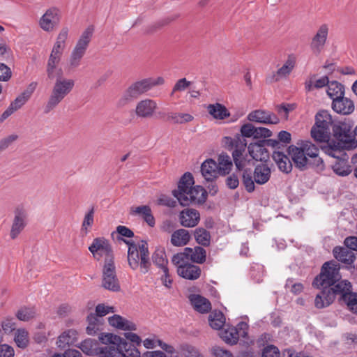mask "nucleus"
I'll return each instance as SVG.
<instances>
[{
    "mask_svg": "<svg viewBox=\"0 0 357 357\" xmlns=\"http://www.w3.org/2000/svg\"><path fill=\"white\" fill-rule=\"evenodd\" d=\"M340 269V264L335 261H326L322 265L319 274L313 280L312 286L321 290L314 300L317 308L329 306L337 295L340 296L341 300L344 299L348 291L352 289L350 282L341 280Z\"/></svg>",
    "mask_w": 357,
    "mask_h": 357,
    "instance_id": "f257e3e1",
    "label": "nucleus"
},
{
    "mask_svg": "<svg viewBox=\"0 0 357 357\" xmlns=\"http://www.w3.org/2000/svg\"><path fill=\"white\" fill-rule=\"evenodd\" d=\"M354 121L349 118L337 119L331 130V137L325 147V153L330 156H335V152H342L357 147V139H354L353 128Z\"/></svg>",
    "mask_w": 357,
    "mask_h": 357,
    "instance_id": "f03ea898",
    "label": "nucleus"
},
{
    "mask_svg": "<svg viewBox=\"0 0 357 357\" xmlns=\"http://www.w3.org/2000/svg\"><path fill=\"white\" fill-rule=\"evenodd\" d=\"M195 183L190 172H185L178 183V189L172 191V195L177 199L182 206H188L192 203L203 204L206 202L208 192L202 185Z\"/></svg>",
    "mask_w": 357,
    "mask_h": 357,
    "instance_id": "7ed1b4c3",
    "label": "nucleus"
},
{
    "mask_svg": "<svg viewBox=\"0 0 357 357\" xmlns=\"http://www.w3.org/2000/svg\"><path fill=\"white\" fill-rule=\"evenodd\" d=\"M255 126L251 123H246L241 126L240 133L236 134L234 137L225 136L222 139V144L227 150H233L231 153L233 161L238 168L241 167L238 158L247 157V154L243 155L248 145L247 139L252 137L255 139Z\"/></svg>",
    "mask_w": 357,
    "mask_h": 357,
    "instance_id": "20e7f679",
    "label": "nucleus"
},
{
    "mask_svg": "<svg viewBox=\"0 0 357 357\" xmlns=\"http://www.w3.org/2000/svg\"><path fill=\"white\" fill-rule=\"evenodd\" d=\"M118 241H123L128 246V263L130 268L135 271L139 268L140 272L146 274L150 270L151 262L149 257V250L146 241L142 240L137 246L132 241L117 237Z\"/></svg>",
    "mask_w": 357,
    "mask_h": 357,
    "instance_id": "39448f33",
    "label": "nucleus"
},
{
    "mask_svg": "<svg viewBox=\"0 0 357 357\" xmlns=\"http://www.w3.org/2000/svg\"><path fill=\"white\" fill-rule=\"evenodd\" d=\"M335 120L328 110L318 112L315 115V123L310 131L313 139L320 143L328 141Z\"/></svg>",
    "mask_w": 357,
    "mask_h": 357,
    "instance_id": "423d86ee",
    "label": "nucleus"
},
{
    "mask_svg": "<svg viewBox=\"0 0 357 357\" xmlns=\"http://www.w3.org/2000/svg\"><path fill=\"white\" fill-rule=\"evenodd\" d=\"M74 86L75 81L72 79H63L62 77L56 80L49 99L44 107V114H47L56 108L65 97L71 92Z\"/></svg>",
    "mask_w": 357,
    "mask_h": 357,
    "instance_id": "0eeeda50",
    "label": "nucleus"
},
{
    "mask_svg": "<svg viewBox=\"0 0 357 357\" xmlns=\"http://www.w3.org/2000/svg\"><path fill=\"white\" fill-rule=\"evenodd\" d=\"M94 31L93 25L89 26L82 33L70 55V66L77 67L84 55Z\"/></svg>",
    "mask_w": 357,
    "mask_h": 357,
    "instance_id": "6e6552de",
    "label": "nucleus"
},
{
    "mask_svg": "<svg viewBox=\"0 0 357 357\" xmlns=\"http://www.w3.org/2000/svg\"><path fill=\"white\" fill-rule=\"evenodd\" d=\"M89 250L93 257L98 261L105 255L104 263L114 261V255L112 247L108 239L105 237H97L93 240L89 247Z\"/></svg>",
    "mask_w": 357,
    "mask_h": 357,
    "instance_id": "1a4fd4ad",
    "label": "nucleus"
},
{
    "mask_svg": "<svg viewBox=\"0 0 357 357\" xmlns=\"http://www.w3.org/2000/svg\"><path fill=\"white\" fill-rule=\"evenodd\" d=\"M102 287L112 292L121 291V285L116 275L114 261L104 263L102 270Z\"/></svg>",
    "mask_w": 357,
    "mask_h": 357,
    "instance_id": "9d476101",
    "label": "nucleus"
},
{
    "mask_svg": "<svg viewBox=\"0 0 357 357\" xmlns=\"http://www.w3.org/2000/svg\"><path fill=\"white\" fill-rule=\"evenodd\" d=\"M150 90L149 82L146 79L137 81L130 84L124 91L122 97L119 100L121 105H125L127 103L137 99L140 96Z\"/></svg>",
    "mask_w": 357,
    "mask_h": 357,
    "instance_id": "9b49d317",
    "label": "nucleus"
},
{
    "mask_svg": "<svg viewBox=\"0 0 357 357\" xmlns=\"http://www.w3.org/2000/svg\"><path fill=\"white\" fill-rule=\"evenodd\" d=\"M27 212L22 206H17L14 210V218L11 226L10 236L15 239L26 225Z\"/></svg>",
    "mask_w": 357,
    "mask_h": 357,
    "instance_id": "f8f14e48",
    "label": "nucleus"
},
{
    "mask_svg": "<svg viewBox=\"0 0 357 357\" xmlns=\"http://www.w3.org/2000/svg\"><path fill=\"white\" fill-rule=\"evenodd\" d=\"M287 153L290 156L295 167L300 171H305L309 168V159L304 153L303 149L301 146L290 145L287 149Z\"/></svg>",
    "mask_w": 357,
    "mask_h": 357,
    "instance_id": "ddd939ff",
    "label": "nucleus"
},
{
    "mask_svg": "<svg viewBox=\"0 0 357 357\" xmlns=\"http://www.w3.org/2000/svg\"><path fill=\"white\" fill-rule=\"evenodd\" d=\"M111 346H114L119 350V354L123 355L124 357H141V353L139 350L130 349V344L124 338L112 334V341L110 342Z\"/></svg>",
    "mask_w": 357,
    "mask_h": 357,
    "instance_id": "4468645a",
    "label": "nucleus"
},
{
    "mask_svg": "<svg viewBox=\"0 0 357 357\" xmlns=\"http://www.w3.org/2000/svg\"><path fill=\"white\" fill-rule=\"evenodd\" d=\"M238 161H240L241 167L236 168V172H242L241 173V181L242 183L245 187V190L251 193L255 190V179L253 180V174L252 171L250 168H245L246 162H249L250 160H247V157H241L238 158Z\"/></svg>",
    "mask_w": 357,
    "mask_h": 357,
    "instance_id": "2eb2a0df",
    "label": "nucleus"
},
{
    "mask_svg": "<svg viewBox=\"0 0 357 357\" xmlns=\"http://www.w3.org/2000/svg\"><path fill=\"white\" fill-rule=\"evenodd\" d=\"M248 120L252 122L262 124H278L280 119L278 116L269 111L257 109L251 112L247 116Z\"/></svg>",
    "mask_w": 357,
    "mask_h": 357,
    "instance_id": "dca6fc26",
    "label": "nucleus"
},
{
    "mask_svg": "<svg viewBox=\"0 0 357 357\" xmlns=\"http://www.w3.org/2000/svg\"><path fill=\"white\" fill-rule=\"evenodd\" d=\"M328 35V26L326 24H321L312 39L310 48L313 53L320 54L323 50Z\"/></svg>",
    "mask_w": 357,
    "mask_h": 357,
    "instance_id": "f3484780",
    "label": "nucleus"
},
{
    "mask_svg": "<svg viewBox=\"0 0 357 357\" xmlns=\"http://www.w3.org/2000/svg\"><path fill=\"white\" fill-rule=\"evenodd\" d=\"M338 153L340 155H337L336 152H335V156H332L336 158L335 163L332 165V169L338 176H348L352 172L351 166L349 165L348 162L349 156L344 151Z\"/></svg>",
    "mask_w": 357,
    "mask_h": 357,
    "instance_id": "a211bd4d",
    "label": "nucleus"
},
{
    "mask_svg": "<svg viewBox=\"0 0 357 357\" xmlns=\"http://www.w3.org/2000/svg\"><path fill=\"white\" fill-rule=\"evenodd\" d=\"M247 148L249 155L253 160L262 162H266L269 160V152L266 146L260 143V139L250 142Z\"/></svg>",
    "mask_w": 357,
    "mask_h": 357,
    "instance_id": "6ab92c4d",
    "label": "nucleus"
},
{
    "mask_svg": "<svg viewBox=\"0 0 357 357\" xmlns=\"http://www.w3.org/2000/svg\"><path fill=\"white\" fill-rule=\"evenodd\" d=\"M331 107L335 112L342 115L351 114L355 109L354 101L344 96L335 98L332 101Z\"/></svg>",
    "mask_w": 357,
    "mask_h": 357,
    "instance_id": "aec40b11",
    "label": "nucleus"
},
{
    "mask_svg": "<svg viewBox=\"0 0 357 357\" xmlns=\"http://www.w3.org/2000/svg\"><path fill=\"white\" fill-rule=\"evenodd\" d=\"M59 10L56 8L48 9L40 20V27L46 31H52L59 22Z\"/></svg>",
    "mask_w": 357,
    "mask_h": 357,
    "instance_id": "412c9836",
    "label": "nucleus"
},
{
    "mask_svg": "<svg viewBox=\"0 0 357 357\" xmlns=\"http://www.w3.org/2000/svg\"><path fill=\"white\" fill-rule=\"evenodd\" d=\"M200 214L194 208L183 210L179 214L180 224L184 227H194L199 224Z\"/></svg>",
    "mask_w": 357,
    "mask_h": 357,
    "instance_id": "4be33fe9",
    "label": "nucleus"
},
{
    "mask_svg": "<svg viewBox=\"0 0 357 357\" xmlns=\"http://www.w3.org/2000/svg\"><path fill=\"white\" fill-rule=\"evenodd\" d=\"M201 268L197 265L186 262L177 267L178 275L187 280H195L201 275Z\"/></svg>",
    "mask_w": 357,
    "mask_h": 357,
    "instance_id": "5701e85b",
    "label": "nucleus"
},
{
    "mask_svg": "<svg viewBox=\"0 0 357 357\" xmlns=\"http://www.w3.org/2000/svg\"><path fill=\"white\" fill-rule=\"evenodd\" d=\"M201 172L206 181H214L219 174L218 165L213 159H206L201 165Z\"/></svg>",
    "mask_w": 357,
    "mask_h": 357,
    "instance_id": "b1692460",
    "label": "nucleus"
},
{
    "mask_svg": "<svg viewBox=\"0 0 357 357\" xmlns=\"http://www.w3.org/2000/svg\"><path fill=\"white\" fill-rule=\"evenodd\" d=\"M287 154H284L282 151H275L272 154L273 160L277 164L278 169L286 174H289L292 171L293 162Z\"/></svg>",
    "mask_w": 357,
    "mask_h": 357,
    "instance_id": "393cba45",
    "label": "nucleus"
},
{
    "mask_svg": "<svg viewBox=\"0 0 357 357\" xmlns=\"http://www.w3.org/2000/svg\"><path fill=\"white\" fill-rule=\"evenodd\" d=\"M157 104L154 100L145 99L137 103L135 109V113L137 116L142 118H150L153 116Z\"/></svg>",
    "mask_w": 357,
    "mask_h": 357,
    "instance_id": "a878e982",
    "label": "nucleus"
},
{
    "mask_svg": "<svg viewBox=\"0 0 357 357\" xmlns=\"http://www.w3.org/2000/svg\"><path fill=\"white\" fill-rule=\"evenodd\" d=\"M333 254L337 260L347 265H351L356 259L354 253L347 247L336 246L333 250Z\"/></svg>",
    "mask_w": 357,
    "mask_h": 357,
    "instance_id": "bb28decb",
    "label": "nucleus"
},
{
    "mask_svg": "<svg viewBox=\"0 0 357 357\" xmlns=\"http://www.w3.org/2000/svg\"><path fill=\"white\" fill-rule=\"evenodd\" d=\"M36 87V83H31L25 91L11 102L10 106L12 107L15 111L21 108L29 100Z\"/></svg>",
    "mask_w": 357,
    "mask_h": 357,
    "instance_id": "cd10ccee",
    "label": "nucleus"
},
{
    "mask_svg": "<svg viewBox=\"0 0 357 357\" xmlns=\"http://www.w3.org/2000/svg\"><path fill=\"white\" fill-rule=\"evenodd\" d=\"M271 174V169L266 164L257 165L252 172L255 181L259 185L267 183L270 179Z\"/></svg>",
    "mask_w": 357,
    "mask_h": 357,
    "instance_id": "c85d7f7f",
    "label": "nucleus"
},
{
    "mask_svg": "<svg viewBox=\"0 0 357 357\" xmlns=\"http://www.w3.org/2000/svg\"><path fill=\"white\" fill-rule=\"evenodd\" d=\"M190 301L195 310L202 314L208 313L211 310V304L209 300L201 295H192Z\"/></svg>",
    "mask_w": 357,
    "mask_h": 357,
    "instance_id": "c756f323",
    "label": "nucleus"
},
{
    "mask_svg": "<svg viewBox=\"0 0 357 357\" xmlns=\"http://www.w3.org/2000/svg\"><path fill=\"white\" fill-rule=\"evenodd\" d=\"M131 215H139L145 221L149 226L153 227L155 224V218L152 214L151 207L147 205H142L131 208Z\"/></svg>",
    "mask_w": 357,
    "mask_h": 357,
    "instance_id": "7c9ffc66",
    "label": "nucleus"
},
{
    "mask_svg": "<svg viewBox=\"0 0 357 357\" xmlns=\"http://www.w3.org/2000/svg\"><path fill=\"white\" fill-rule=\"evenodd\" d=\"M190 238L191 236L188 230L179 229L172 233L171 243L174 246H184L189 243Z\"/></svg>",
    "mask_w": 357,
    "mask_h": 357,
    "instance_id": "2f4dec72",
    "label": "nucleus"
},
{
    "mask_svg": "<svg viewBox=\"0 0 357 357\" xmlns=\"http://www.w3.org/2000/svg\"><path fill=\"white\" fill-rule=\"evenodd\" d=\"M208 113L215 119L223 120L230 116L226 107L220 103L211 104L208 107Z\"/></svg>",
    "mask_w": 357,
    "mask_h": 357,
    "instance_id": "473e14b6",
    "label": "nucleus"
},
{
    "mask_svg": "<svg viewBox=\"0 0 357 357\" xmlns=\"http://www.w3.org/2000/svg\"><path fill=\"white\" fill-rule=\"evenodd\" d=\"M218 173L221 176H226L229 174L233 166V162L226 153H222L218 156Z\"/></svg>",
    "mask_w": 357,
    "mask_h": 357,
    "instance_id": "72a5a7b5",
    "label": "nucleus"
},
{
    "mask_svg": "<svg viewBox=\"0 0 357 357\" xmlns=\"http://www.w3.org/2000/svg\"><path fill=\"white\" fill-rule=\"evenodd\" d=\"M211 327L215 330H220L225 324V317L222 311L215 310L208 316Z\"/></svg>",
    "mask_w": 357,
    "mask_h": 357,
    "instance_id": "f704fd0d",
    "label": "nucleus"
},
{
    "mask_svg": "<svg viewBox=\"0 0 357 357\" xmlns=\"http://www.w3.org/2000/svg\"><path fill=\"white\" fill-rule=\"evenodd\" d=\"M327 95L333 101L335 98L344 96V85L337 81H331L327 86Z\"/></svg>",
    "mask_w": 357,
    "mask_h": 357,
    "instance_id": "c9c22d12",
    "label": "nucleus"
},
{
    "mask_svg": "<svg viewBox=\"0 0 357 357\" xmlns=\"http://www.w3.org/2000/svg\"><path fill=\"white\" fill-rule=\"evenodd\" d=\"M196 242L203 247H208L211 243V236L208 231L203 227H197L194 231Z\"/></svg>",
    "mask_w": 357,
    "mask_h": 357,
    "instance_id": "e433bc0d",
    "label": "nucleus"
},
{
    "mask_svg": "<svg viewBox=\"0 0 357 357\" xmlns=\"http://www.w3.org/2000/svg\"><path fill=\"white\" fill-rule=\"evenodd\" d=\"M220 336L225 343L230 345L237 344L239 339L238 331H236V329L233 328V327L222 331Z\"/></svg>",
    "mask_w": 357,
    "mask_h": 357,
    "instance_id": "4c0bfd02",
    "label": "nucleus"
},
{
    "mask_svg": "<svg viewBox=\"0 0 357 357\" xmlns=\"http://www.w3.org/2000/svg\"><path fill=\"white\" fill-rule=\"evenodd\" d=\"M36 315V309L35 307H21L16 312V317L23 321H29L33 319Z\"/></svg>",
    "mask_w": 357,
    "mask_h": 357,
    "instance_id": "58836bf2",
    "label": "nucleus"
},
{
    "mask_svg": "<svg viewBox=\"0 0 357 357\" xmlns=\"http://www.w3.org/2000/svg\"><path fill=\"white\" fill-rule=\"evenodd\" d=\"M193 119L194 117L190 114L170 112L167 114L166 121L182 124L190 122Z\"/></svg>",
    "mask_w": 357,
    "mask_h": 357,
    "instance_id": "ea45409f",
    "label": "nucleus"
},
{
    "mask_svg": "<svg viewBox=\"0 0 357 357\" xmlns=\"http://www.w3.org/2000/svg\"><path fill=\"white\" fill-rule=\"evenodd\" d=\"M189 260L193 263L203 264L206 259V251L202 246L192 248V252L188 255Z\"/></svg>",
    "mask_w": 357,
    "mask_h": 357,
    "instance_id": "a19ab883",
    "label": "nucleus"
},
{
    "mask_svg": "<svg viewBox=\"0 0 357 357\" xmlns=\"http://www.w3.org/2000/svg\"><path fill=\"white\" fill-rule=\"evenodd\" d=\"M151 259L153 263L160 269L167 266L168 259L165 251L162 249H156L152 254Z\"/></svg>",
    "mask_w": 357,
    "mask_h": 357,
    "instance_id": "79ce46f5",
    "label": "nucleus"
},
{
    "mask_svg": "<svg viewBox=\"0 0 357 357\" xmlns=\"http://www.w3.org/2000/svg\"><path fill=\"white\" fill-rule=\"evenodd\" d=\"M14 340L18 347L22 349L26 348L29 344L27 331L25 329H17L15 333Z\"/></svg>",
    "mask_w": 357,
    "mask_h": 357,
    "instance_id": "37998d69",
    "label": "nucleus"
},
{
    "mask_svg": "<svg viewBox=\"0 0 357 357\" xmlns=\"http://www.w3.org/2000/svg\"><path fill=\"white\" fill-rule=\"evenodd\" d=\"M298 144L301 145L306 157L308 156L310 158H313L318 155L319 149L311 142L301 141V142L298 143Z\"/></svg>",
    "mask_w": 357,
    "mask_h": 357,
    "instance_id": "c03bdc74",
    "label": "nucleus"
},
{
    "mask_svg": "<svg viewBox=\"0 0 357 357\" xmlns=\"http://www.w3.org/2000/svg\"><path fill=\"white\" fill-rule=\"evenodd\" d=\"M342 301L347 303L351 312L357 314V293L352 292L351 289H350V291H348V294L346 295V298Z\"/></svg>",
    "mask_w": 357,
    "mask_h": 357,
    "instance_id": "a18cd8bd",
    "label": "nucleus"
},
{
    "mask_svg": "<svg viewBox=\"0 0 357 357\" xmlns=\"http://www.w3.org/2000/svg\"><path fill=\"white\" fill-rule=\"evenodd\" d=\"M179 349L181 352L185 357H202L199 351L195 347L188 343L181 344Z\"/></svg>",
    "mask_w": 357,
    "mask_h": 357,
    "instance_id": "49530a36",
    "label": "nucleus"
},
{
    "mask_svg": "<svg viewBox=\"0 0 357 357\" xmlns=\"http://www.w3.org/2000/svg\"><path fill=\"white\" fill-rule=\"evenodd\" d=\"M192 252V248L189 247H186L184 248L183 252H178L173 255L172 261V263L177 266V267L181 265V262H184L185 260H189L188 255Z\"/></svg>",
    "mask_w": 357,
    "mask_h": 357,
    "instance_id": "de8ad7c7",
    "label": "nucleus"
},
{
    "mask_svg": "<svg viewBox=\"0 0 357 357\" xmlns=\"http://www.w3.org/2000/svg\"><path fill=\"white\" fill-rule=\"evenodd\" d=\"M124 336L126 339V341L128 342L130 345H132L130 349L132 350V349L135 350H138L137 347L140 346L142 344V339L141 337L137 335L136 333H133L131 332H128L124 333Z\"/></svg>",
    "mask_w": 357,
    "mask_h": 357,
    "instance_id": "09e8293b",
    "label": "nucleus"
},
{
    "mask_svg": "<svg viewBox=\"0 0 357 357\" xmlns=\"http://www.w3.org/2000/svg\"><path fill=\"white\" fill-rule=\"evenodd\" d=\"M238 172H235L229 175L225 179V185L230 190H235L239 185V178L237 174Z\"/></svg>",
    "mask_w": 357,
    "mask_h": 357,
    "instance_id": "8fccbe9b",
    "label": "nucleus"
},
{
    "mask_svg": "<svg viewBox=\"0 0 357 357\" xmlns=\"http://www.w3.org/2000/svg\"><path fill=\"white\" fill-rule=\"evenodd\" d=\"M285 287L290 288V291L295 295L301 293L304 289V287L302 283H294V279L292 278H289L287 280Z\"/></svg>",
    "mask_w": 357,
    "mask_h": 357,
    "instance_id": "3c124183",
    "label": "nucleus"
},
{
    "mask_svg": "<svg viewBox=\"0 0 357 357\" xmlns=\"http://www.w3.org/2000/svg\"><path fill=\"white\" fill-rule=\"evenodd\" d=\"M272 135V131L268 128L255 126V139L259 140L261 138L262 139H265L266 138L271 137Z\"/></svg>",
    "mask_w": 357,
    "mask_h": 357,
    "instance_id": "603ef678",
    "label": "nucleus"
},
{
    "mask_svg": "<svg viewBox=\"0 0 357 357\" xmlns=\"http://www.w3.org/2000/svg\"><path fill=\"white\" fill-rule=\"evenodd\" d=\"M279 355V349L273 344H269L263 349L261 357H278Z\"/></svg>",
    "mask_w": 357,
    "mask_h": 357,
    "instance_id": "864d4df0",
    "label": "nucleus"
},
{
    "mask_svg": "<svg viewBox=\"0 0 357 357\" xmlns=\"http://www.w3.org/2000/svg\"><path fill=\"white\" fill-rule=\"evenodd\" d=\"M61 60V56L60 55H56L52 53L50 54V56L49 57L47 64V69L46 72L47 74H52V70L54 68L58 67V64Z\"/></svg>",
    "mask_w": 357,
    "mask_h": 357,
    "instance_id": "5fc2aeb1",
    "label": "nucleus"
},
{
    "mask_svg": "<svg viewBox=\"0 0 357 357\" xmlns=\"http://www.w3.org/2000/svg\"><path fill=\"white\" fill-rule=\"evenodd\" d=\"M190 84L191 82L190 81H188L185 78H181L178 79L174 84L172 91L170 93V96H173L174 93H176V91H184L186 88L190 86Z\"/></svg>",
    "mask_w": 357,
    "mask_h": 357,
    "instance_id": "6e6d98bb",
    "label": "nucleus"
},
{
    "mask_svg": "<svg viewBox=\"0 0 357 357\" xmlns=\"http://www.w3.org/2000/svg\"><path fill=\"white\" fill-rule=\"evenodd\" d=\"M161 270L163 272V274L160 277V280H161L162 284L168 289L172 288L173 280L172 278L171 275L169 274V271L168 267L167 266L165 267V268H162Z\"/></svg>",
    "mask_w": 357,
    "mask_h": 357,
    "instance_id": "4d7b16f0",
    "label": "nucleus"
},
{
    "mask_svg": "<svg viewBox=\"0 0 357 357\" xmlns=\"http://www.w3.org/2000/svg\"><path fill=\"white\" fill-rule=\"evenodd\" d=\"M12 76L10 68L3 63H0V81L7 82Z\"/></svg>",
    "mask_w": 357,
    "mask_h": 357,
    "instance_id": "13d9d810",
    "label": "nucleus"
},
{
    "mask_svg": "<svg viewBox=\"0 0 357 357\" xmlns=\"http://www.w3.org/2000/svg\"><path fill=\"white\" fill-rule=\"evenodd\" d=\"M295 108V104L282 103L276 106V111L278 114L284 113V116L287 118L289 112L293 111Z\"/></svg>",
    "mask_w": 357,
    "mask_h": 357,
    "instance_id": "bf43d9fd",
    "label": "nucleus"
},
{
    "mask_svg": "<svg viewBox=\"0 0 357 357\" xmlns=\"http://www.w3.org/2000/svg\"><path fill=\"white\" fill-rule=\"evenodd\" d=\"M309 167H312L317 171L324 170L325 165L324 160L319 157V155L316 156V158H311V160H309Z\"/></svg>",
    "mask_w": 357,
    "mask_h": 357,
    "instance_id": "052dcab7",
    "label": "nucleus"
},
{
    "mask_svg": "<svg viewBox=\"0 0 357 357\" xmlns=\"http://www.w3.org/2000/svg\"><path fill=\"white\" fill-rule=\"evenodd\" d=\"M169 22H170V20L169 18L161 20L154 23L153 24L149 26L146 29V33H153L157 31L158 30H159L160 29H161L162 27H163L164 26L168 24L169 23Z\"/></svg>",
    "mask_w": 357,
    "mask_h": 357,
    "instance_id": "680f3d73",
    "label": "nucleus"
},
{
    "mask_svg": "<svg viewBox=\"0 0 357 357\" xmlns=\"http://www.w3.org/2000/svg\"><path fill=\"white\" fill-rule=\"evenodd\" d=\"M93 215H94V208L92 207L88 213L85 215L82 225V229H85L86 233L87 232V227H91L93 223Z\"/></svg>",
    "mask_w": 357,
    "mask_h": 357,
    "instance_id": "e2e57ef3",
    "label": "nucleus"
},
{
    "mask_svg": "<svg viewBox=\"0 0 357 357\" xmlns=\"http://www.w3.org/2000/svg\"><path fill=\"white\" fill-rule=\"evenodd\" d=\"M211 352L215 357H233L231 352L218 346L213 347Z\"/></svg>",
    "mask_w": 357,
    "mask_h": 357,
    "instance_id": "0e129e2a",
    "label": "nucleus"
},
{
    "mask_svg": "<svg viewBox=\"0 0 357 357\" xmlns=\"http://www.w3.org/2000/svg\"><path fill=\"white\" fill-rule=\"evenodd\" d=\"M93 341L90 339H87L81 342L79 348L86 354L91 355L93 351Z\"/></svg>",
    "mask_w": 357,
    "mask_h": 357,
    "instance_id": "69168bd1",
    "label": "nucleus"
},
{
    "mask_svg": "<svg viewBox=\"0 0 357 357\" xmlns=\"http://www.w3.org/2000/svg\"><path fill=\"white\" fill-rule=\"evenodd\" d=\"M14 349L6 344H0V357H13Z\"/></svg>",
    "mask_w": 357,
    "mask_h": 357,
    "instance_id": "338daca9",
    "label": "nucleus"
},
{
    "mask_svg": "<svg viewBox=\"0 0 357 357\" xmlns=\"http://www.w3.org/2000/svg\"><path fill=\"white\" fill-rule=\"evenodd\" d=\"M344 244L348 250L357 251V236H350L347 237L344 241Z\"/></svg>",
    "mask_w": 357,
    "mask_h": 357,
    "instance_id": "774afa93",
    "label": "nucleus"
}]
</instances>
